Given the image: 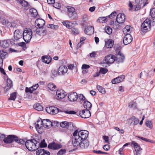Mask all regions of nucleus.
Returning a JSON list of instances; mask_svg holds the SVG:
<instances>
[{
    "label": "nucleus",
    "mask_w": 155,
    "mask_h": 155,
    "mask_svg": "<svg viewBox=\"0 0 155 155\" xmlns=\"http://www.w3.org/2000/svg\"><path fill=\"white\" fill-rule=\"evenodd\" d=\"M26 148L30 151H33L36 150L40 145V143L34 139H32L25 142Z\"/></svg>",
    "instance_id": "obj_1"
},
{
    "label": "nucleus",
    "mask_w": 155,
    "mask_h": 155,
    "mask_svg": "<svg viewBox=\"0 0 155 155\" xmlns=\"http://www.w3.org/2000/svg\"><path fill=\"white\" fill-rule=\"evenodd\" d=\"M14 141L21 144H24L25 141L18 138L14 135H9L5 137L4 140V142L5 143H11Z\"/></svg>",
    "instance_id": "obj_2"
},
{
    "label": "nucleus",
    "mask_w": 155,
    "mask_h": 155,
    "mask_svg": "<svg viewBox=\"0 0 155 155\" xmlns=\"http://www.w3.org/2000/svg\"><path fill=\"white\" fill-rule=\"evenodd\" d=\"M89 132H88L85 130H81L78 132V135L77 136L75 139V142L76 143H78V142H79L80 140H86L88 136Z\"/></svg>",
    "instance_id": "obj_3"
},
{
    "label": "nucleus",
    "mask_w": 155,
    "mask_h": 155,
    "mask_svg": "<svg viewBox=\"0 0 155 155\" xmlns=\"http://www.w3.org/2000/svg\"><path fill=\"white\" fill-rule=\"evenodd\" d=\"M32 32L30 29L24 30L23 32V38L24 41L26 43L30 41L32 36Z\"/></svg>",
    "instance_id": "obj_4"
},
{
    "label": "nucleus",
    "mask_w": 155,
    "mask_h": 155,
    "mask_svg": "<svg viewBox=\"0 0 155 155\" xmlns=\"http://www.w3.org/2000/svg\"><path fill=\"white\" fill-rule=\"evenodd\" d=\"M78 144H74L73 143L72 145L75 148H77L80 147L82 149H85L89 145V141L87 140H80Z\"/></svg>",
    "instance_id": "obj_5"
},
{
    "label": "nucleus",
    "mask_w": 155,
    "mask_h": 155,
    "mask_svg": "<svg viewBox=\"0 0 155 155\" xmlns=\"http://www.w3.org/2000/svg\"><path fill=\"white\" fill-rule=\"evenodd\" d=\"M151 25L150 20L149 19H147L142 24L141 31L142 32H146L148 29H150Z\"/></svg>",
    "instance_id": "obj_6"
},
{
    "label": "nucleus",
    "mask_w": 155,
    "mask_h": 155,
    "mask_svg": "<svg viewBox=\"0 0 155 155\" xmlns=\"http://www.w3.org/2000/svg\"><path fill=\"white\" fill-rule=\"evenodd\" d=\"M66 8L68 16L70 18H74V16L76 14L75 8L74 7L70 6H67Z\"/></svg>",
    "instance_id": "obj_7"
},
{
    "label": "nucleus",
    "mask_w": 155,
    "mask_h": 155,
    "mask_svg": "<svg viewBox=\"0 0 155 155\" xmlns=\"http://www.w3.org/2000/svg\"><path fill=\"white\" fill-rule=\"evenodd\" d=\"M114 61H115V57L114 55L110 54L106 57L104 60L103 61L104 63L110 64L113 63Z\"/></svg>",
    "instance_id": "obj_8"
},
{
    "label": "nucleus",
    "mask_w": 155,
    "mask_h": 155,
    "mask_svg": "<svg viewBox=\"0 0 155 155\" xmlns=\"http://www.w3.org/2000/svg\"><path fill=\"white\" fill-rule=\"evenodd\" d=\"M46 112L51 114L55 115L58 112V109L54 106L47 107L46 108Z\"/></svg>",
    "instance_id": "obj_9"
},
{
    "label": "nucleus",
    "mask_w": 155,
    "mask_h": 155,
    "mask_svg": "<svg viewBox=\"0 0 155 155\" xmlns=\"http://www.w3.org/2000/svg\"><path fill=\"white\" fill-rule=\"evenodd\" d=\"M23 31L21 30L17 29L14 33V38L15 40L18 41L21 39L23 37Z\"/></svg>",
    "instance_id": "obj_10"
},
{
    "label": "nucleus",
    "mask_w": 155,
    "mask_h": 155,
    "mask_svg": "<svg viewBox=\"0 0 155 155\" xmlns=\"http://www.w3.org/2000/svg\"><path fill=\"white\" fill-rule=\"evenodd\" d=\"M43 125L42 121L38 120L35 123V128L39 134H41L43 131Z\"/></svg>",
    "instance_id": "obj_11"
},
{
    "label": "nucleus",
    "mask_w": 155,
    "mask_h": 155,
    "mask_svg": "<svg viewBox=\"0 0 155 155\" xmlns=\"http://www.w3.org/2000/svg\"><path fill=\"white\" fill-rule=\"evenodd\" d=\"M79 114L83 118H87L91 116L90 112L88 110H83L79 111Z\"/></svg>",
    "instance_id": "obj_12"
},
{
    "label": "nucleus",
    "mask_w": 155,
    "mask_h": 155,
    "mask_svg": "<svg viewBox=\"0 0 155 155\" xmlns=\"http://www.w3.org/2000/svg\"><path fill=\"white\" fill-rule=\"evenodd\" d=\"M125 59V57L120 51H119L115 57V62L117 63L123 62Z\"/></svg>",
    "instance_id": "obj_13"
},
{
    "label": "nucleus",
    "mask_w": 155,
    "mask_h": 155,
    "mask_svg": "<svg viewBox=\"0 0 155 155\" xmlns=\"http://www.w3.org/2000/svg\"><path fill=\"white\" fill-rule=\"evenodd\" d=\"M143 3V0H135L134 3V6L135 11H136L139 10L141 8V5Z\"/></svg>",
    "instance_id": "obj_14"
},
{
    "label": "nucleus",
    "mask_w": 155,
    "mask_h": 155,
    "mask_svg": "<svg viewBox=\"0 0 155 155\" xmlns=\"http://www.w3.org/2000/svg\"><path fill=\"white\" fill-rule=\"evenodd\" d=\"M133 38L131 35L127 34H126L123 38V43L125 45L130 44L132 41Z\"/></svg>",
    "instance_id": "obj_15"
},
{
    "label": "nucleus",
    "mask_w": 155,
    "mask_h": 155,
    "mask_svg": "<svg viewBox=\"0 0 155 155\" xmlns=\"http://www.w3.org/2000/svg\"><path fill=\"white\" fill-rule=\"evenodd\" d=\"M68 98L70 101L74 102L77 100L78 95L76 92H71L68 95Z\"/></svg>",
    "instance_id": "obj_16"
},
{
    "label": "nucleus",
    "mask_w": 155,
    "mask_h": 155,
    "mask_svg": "<svg viewBox=\"0 0 155 155\" xmlns=\"http://www.w3.org/2000/svg\"><path fill=\"white\" fill-rule=\"evenodd\" d=\"M125 76L124 75H121L114 78L112 80V83L113 84L118 83L123 81L125 78Z\"/></svg>",
    "instance_id": "obj_17"
},
{
    "label": "nucleus",
    "mask_w": 155,
    "mask_h": 155,
    "mask_svg": "<svg viewBox=\"0 0 155 155\" xmlns=\"http://www.w3.org/2000/svg\"><path fill=\"white\" fill-rule=\"evenodd\" d=\"M62 147V146L60 144H58L53 142L49 144L48 147L49 149L52 150H57Z\"/></svg>",
    "instance_id": "obj_18"
},
{
    "label": "nucleus",
    "mask_w": 155,
    "mask_h": 155,
    "mask_svg": "<svg viewBox=\"0 0 155 155\" xmlns=\"http://www.w3.org/2000/svg\"><path fill=\"white\" fill-rule=\"evenodd\" d=\"M36 33L39 36L43 37L46 35L47 31L42 28H38L36 30Z\"/></svg>",
    "instance_id": "obj_19"
},
{
    "label": "nucleus",
    "mask_w": 155,
    "mask_h": 155,
    "mask_svg": "<svg viewBox=\"0 0 155 155\" xmlns=\"http://www.w3.org/2000/svg\"><path fill=\"white\" fill-rule=\"evenodd\" d=\"M125 19V15L124 14H118L117 17L116 21L118 23H123Z\"/></svg>",
    "instance_id": "obj_20"
},
{
    "label": "nucleus",
    "mask_w": 155,
    "mask_h": 155,
    "mask_svg": "<svg viewBox=\"0 0 155 155\" xmlns=\"http://www.w3.org/2000/svg\"><path fill=\"white\" fill-rule=\"evenodd\" d=\"M35 23L37 27L38 28H42L45 25V21L43 19H38L36 20Z\"/></svg>",
    "instance_id": "obj_21"
},
{
    "label": "nucleus",
    "mask_w": 155,
    "mask_h": 155,
    "mask_svg": "<svg viewBox=\"0 0 155 155\" xmlns=\"http://www.w3.org/2000/svg\"><path fill=\"white\" fill-rule=\"evenodd\" d=\"M67 71L68 68L66 66L61 65L59 67L58 73L59 74H63L66 73Z\"/></svg>",
    "instance_id": "obj_22"
},
{
    "label": "nucleus",
    "mask_w": 155,
    "mask_h": 155,
    "mask_svg": "<svg viewBox=\"0 0 155 155\" xmlns=\"http://www.w3.org/2000/svg\"><path fill=\"white\" fill-rule=\"evenodd\" d=\"M56 95L58 98L62 99L64 98L67 94L66 93L64 92L63 90L60 89L57 91Z\"/></svg>",
    "instance_id": "obj_23"
},
{
    "label": "nucleus",
    "mask_w": 155,
    "mask_h": 155,
    "mask_svg": "<svg viewBox=\"0 0 155 155\" xmlns=\"http://www.w3.org/2000/svg\"><path fill=\"white\" fill-rule=\"evenodd\" d=\"M43 126L47 128H49L52 126V123L48 119H44L42 121Z\"/></svg>",
    "instance_id": "obj_24"
},
{
    "label": "nucleus",
    "mask_w": 155,
    "mask_h": 155,
    "mask_svg": "<svg viewBox=\"0 0 155 155\" xmlns=\"http://www.w3.org/2000/svg\"><path fill=\"white\" fill-rule=\"evenodd\" d=\"M114 41L111 39L105 40V46L108 48H111L113 46Z\"/></svg>",
    "instance_id": "obj_25"
},
{
    "label": "nucleus",
    "mask_w": 155,
    "mask_h": 155,
    "mask_svg": "<svg viewBox=\"0 0 155 155\" xmlns=\"http://www.w3.org/2000/svg\"><path fill=\"white\" fill-rule=\"evenodd\" d=\"M36 155H50V153L44 149H41L36 151Z\"/></svg>",
    "instance_id": "obj_26"
},
{
    "label": "nucleus",
    "mask_w": 155,
    "mask_h": 155,
    "mask_svg": "<svg viewBox=\"0 0 155 155\" xmlns=\"http://www.w3.org/2000/svg\"><path fill=\"white\" fill-rule=\"evenodd\" d=\"M38 87V84H35L30 87H26L25 88V91L26 93H31L33 92V91H35L37 89Z\"/></svg>",
    "instance_id": "obj_27"
},
{
    "label": "nucleus",
    "mask_w": 155,
    "mask_h": 155,
    "mask_svg": "<svg viewBox=\"0 0 155 155\" xmlns=\"http://www.w3.org/2000/svg\"><path fill=\"white\" fill-rule=\"evenodd\" d=\"M42 61L45 63L49 64L52 60L51 57L49 55H45L42 57Z\"/></svg>",
    "instance_id": "obj_28"
},
{
    "label": "nucleus",
    "mask_w": 155,
    "mask_h": 155,
    "mask_svg": "<svg viewBox=\"0 0 155 155\" xmlns=\"http://www.w3.org/2000/svg\"><path fill=\"white\" fill-rule=\"evenodd\" d=\"M94 31V28L92 26H88L85 29V32L87 34L91 35L93 34Z\"/></svg>",
    "instance_id": "obj_29"
},
{
    "label": "nucleus",
    "mask_w": 155,
    "mask_h": 155,
    "mask_svg": "<svg viewBox=\"0 0 155 155\" xmlns=\"http://www.w3.org/2000/svg\"><path fill=\"white\" fill-rule=\"evenodd\" d=\"M29 12L31 16L33 17H36L38 15L37 10L33 8H31L29 10Z\"/></svg>",
    "instance_id": "obj_30"
},
{
    "label": "nucleus",
    "mask_w": 155,
    "mask_h": 155,
    "mask_svg": "<svg viewBox=\"0 0 155 155\" xmlns=\"http://www.w3.org/2000/svg\"><path fill=\"white\" fill-rule=\"evenodd\" d=\"M84 108L86 109L85 110H88L91 108L92 104L88 101H85L84 102Z\"/></svg>",
    "instance_id": "obj_31"
},
{
    "label": "nucleus",
    "mask_w": 155,
    "mask_h": 155,
    "mask_svg": "<svg viewBox=\"0 0 155 155\" xmlns=\"http://www.w3.org/2000/svg\"><path fill=\"white\" fill-rule=\"evenodd\" d=\"M1 46L4 48H6L9 47V45L6 40H4L1 43Z\"/></svg>",
    "instance_id": "obj_32"
},
{
    "label": "nucleus",
    "mask_w": 155,
    "mask_h": 155,
    "mask_svg": "<svg viewBox=\"0 0 155 155\" xmlns=\"http://www.w3.org/2000/svg\"><path fill=\"white\" fill-rule=\"evenodd\" d=\"M33 107L35 109L39 111H42L43 110V107L39 103L36 104L34 105Z\"/></svg>",
    "instance_id": "obj_33"
},
{
    "label": "nucleus",
    "mask_w": 155,
    "mask_h": 155,
    "mask_svg": "<svg viewBox=\"0 0 155 155\" xmlns=\"http://www.w3.org/2000/svg\"><path fill=\"white\" fill-rule=\"evenodd\" d=\"M73 135L74 136V138L72 139V144L73 143L76 144V142H75V139L76 138L78 139V138H76V136L78 135V130H76L74 131L73 134Z\"/></svg>",
    "instance_id": "obj_34"
},
{
    "label": "nucleus",
    "mask_w": 155,
    "mask_h": 155,
    "mask_svg": "<svg viewBox=\"0 0 155 155\" xmlns=\"http://www.w3.org/2000/svg\"><path fill=\"white\" fill-rule=\"evenodd\" d=\"M0 22L3 25H7L8 26L9 24L8 20L4 18H0Z\"/></svg>",
    "instance_id": "obj_35"
},
{
    "label": "nucleus",
    "mask_w": 155,
    "mask_h": 155,
    "mask_svg": "<svg viewBox=\"0 0 155 155\" xmlns=\"http://www.w3.org/2000/svg\"><path fill=\"white\" fill-rule=\"evenodd\" d=\"M132 120V123H133L134 125H136L138 124L139 122V120L138 119L136 118L135 117L133 116L131 117V118Z\"/></svg>",
    "instance_id": "obj_36"
},
{
    "label": "nucleus",
    "mask_w": 155,
    "mask_h": 155,
    "mask_svg": "<svg viewBox=\"0 0 155 155\" xmlns=\"http://www.w3.org/2000/svg\"><path fill=\"white\" fill-rule=\"evenodd\" d=\"M131 144L134 146L135 150L137 152L140 150V147L137 143L133 142Z\"/></svg>",
    "instance_id": "obj_37"
},
{
    "label": "nucleus",
    "mask_w": 155,
    "mask_h": 155,
    "mask_svg": "<svg viewBox=\"0 0 155 155\" xmlns=\"http://www.w3.org/2000/svg\"><path fill=\"white\" fill-rule=\"evenodd\" d=\"M97 88L98 91L101 93L103 94H104L106 93V91L105 89L100 86L99 85H97Z\"/></svg>",
    "instance_id": "obj_38"
},
{
    "label": "nucleus",
    "mask_w": 155,
    "mask_h": 155,
    "mask_svg": "<svg viewBox=\"0 0 155 155\" xmlns=\"http://www.w3.org/2000/svg\"><path fill=\"white\" fill-rule=\"evenodd\" d=\"M48 87L50 90L54 91L55 90L56 86L53 83H50L48 85Z\"/></svg>",
    "instance_id": "obj_39"
},
{
    "label": "nucleus",
    "mask_w": 155,
    "mask_h": 155,
    "mask_svg": "<svg viewBox=\"0 0 155 155\" xmlns=\"http://www.w3.org/2000/svg\"><path fill=\"white\" fill-rule=\"evenodd\" d=\"M97 21L100 23H105L106 21V18L105 17H99L97 20Z\"/></svg>",
    "instance_id": "obj_40"
},
{
    "label": "nucleus",
    "mask_w": 155,
    "mask_h": 155,
    "mask_svg": "<svg viewBox=\"0 0 155 155\" xmlns=\"http://www.w3.org/2000/svg\"><path fill=\"white\" fill-rule=\"evenodd\" d=\"M7 80V86L8 87L11 88L13 86L12 81L10 79L8 78Z\"/></svg>",
    "instance_id": "obj_41"
},
{
    "label": "nucleus",
    "mask_w": 155,
    "mask_h": 155,
    "mask_svg": "<svg viewBox=\"0 0 155 155\" xmlns=\"http://www.w3.org/2000/svg\"><path fill=\"white\" fill-rule=\"evenodd\" d=\"M18 2L23 6L26 7L28 6V2L24 0H18Z\"/></svg>",
    "instance_id": "obj_42"
},
{
    "label": "nucleus",
    "mask_w": 155,
    "mask_h": 155,
    "mask_svg": "<svg viewBox=\"0 0 155 155\" xmlns=\"http://www.w3.org/2000/svg\"><path fill=\"white\" fill-rule=\"evenodd\" d=\"M63 24L66 26L68 28H71L72 23L69 21H63L62 22Z\"/></svg>",
    "instance_id": "obj_43"
},
{
    "label": "nucleus",
    "mask_w": 155,
    "mask_h": 155,
    "mask_svg": "<svg viewBox=\"0 0 155 155\" xmlns=\"http://www.w3.org/2000/svg\"><path fill=\"white\" fill-rule=\"evenodd\" d=\"M128 107L131 109H134L136 108V104L135 102H131L129 103Z\"/></svg>",
    "instance_id": "obj_44"
},
{
    "label": "nucleus",
    "mask_w": 155,
    "mask_h": 155,
    "mask_svg": "<svg viewBox=\"0 0 155 155\" xmlns=\"http://www.w3.org/2000/svg\"><path fill=\"white\" fill-rule=\"evenodd\" d=\"M16 98V92H14L10 94V97L9 98V100L15 101Z\"/></svg>",
    "instance_id": "obj_45"
},
{
    "label": "nucleus",
    "mask_w": 155,
    "mask_h": 155,
    "mask_svg": "<svg viewBox=\"0 0 155 155\" xmlns=\"http://www.w3.org/2000/svg\"><path fill=\"white\" fill-rule=\"evenodd\" d=\"M71 33L72 34L76 35L79 33V31L78 28H73L71 29Z\"/></svg>",
    "instance_id": "obj_46"
},
{
    "label": "nucleus",
    "mask_w": 155,
    "mask_h": 155,
    "mask_svg": "<svg viewBox=\"0 0 155 155\" xmlns=\"http://www.w3.org/2000/svg\"><path fill=\"white\" fill-rule=\"evenodd\" d=\"M69 125V123L67 121H64L60 123V126L62 127H67Z\"/></svg>",
    "instance_id": "obj_47"
},
{
    "label": "nucleus",
    "mask_w": 155,
    "mask_h": 155,
    "mask_svg": "<svg viewBox=\"0 0 155 155\" xmlns=\"http://www.w3.org/2000/svg\"><path fill=\"white\" fill-rule=\"evenodd\" d=\"M47 27L54 29H57L58 28V26L52 24H48L47 25Z\"/></svg>",
    "instance_id": "obj_48"
},
{
    "label": "nucleus",
    "mask_w": 155,
    "mask_h": 155,
    "mask_svg": "<svg viewBox=\"0 0 155 155\" xmlns=\"http://www.w3.org/2000/svg\"><path fill=\"white\" fill-rule=\"evenodd\" d=\"M7 54V52L5 50H2L0 51V58H2L4 57Z\"/></svg>",
    "instance_id": "obj_49"
},
{
    "label": "nucleus",
    "mask_w": 155,
    "mask_h": 155,
    "mask_svg": "<svg viewBox=\"0 0 155 155\" xmlns=\"http://www.w3.org/2000/svg\"><path fill=\"white\" fill-rule=\"evenodd\" d=\"M105 29L106 32L109 35L111 34L112 32V28L109 26L106 27Z\"/></svg>",
    "instance_id": "obj_50"
},
{
    "label": "nucleus",
    "mask_w": 155,
    "mask_h": 155,
    "mask_svg": "<svg viewBox=\"0 0 155 155\" xmlns=\"http://www.w3.org/2000/svg\"><path fill=\"white\" fill-rule=\"evenodd\" d=\"M66 152V150L65 149H61L57 153V155H63Z\"/></svg>",
    "instance_id": "obj_51"
},
{
    "label": "nucleus",
    "mask_w": 155,
    "mask_h": 155,
    "mask_svg": "<svg viewBox=\"0 0 155 155\" xmlns=\"http://www.w3.org/2000/svg\"><path fill=\"white\" fill-rule=\"evenodd\" d=\"M108 71L107 69L105 68H101L99 71V73L103 74H105Z\"/></svg>",
    "instance_id": "obj_52"
},
{
    "label": "nucleus",
    "mask_w": 155,
    "mask_h": 155,
    "mask_svg": "<svg viewBox=\"0 0 155 155\" xmlns=\"http://www.w3.org/2000/svg\"><path fill=\"white\" fill-rule=\"evenodd\" d=\"M150 15L153 18H155V8H153L151 9Z\"/></svg>",
    "instance_id": "obj_53"
},
{
    "label": "nucleus",
    "mask_w": 155,
    "mask_h": 155,
    "mask_svg": "<svg viewBox=\"0 0 155 155\" xmlns=\"http://www.w3.org/2000/svg\"><path fill=\"white\" fill-rule=\"evenodd\" d=\"M40 146L41 147H47V144L45 142V139H43L42 141H41V143H40L39 146Z\"/></svg>",
    "instance_id": "obj_54"
},
{
    "label": "nucleus",
    "mask_w": 155,
    "mask_h": 155,
    "mask_svg": "<svg viewBox=\"0 0 155 155\" xmlns=\"http://www.w3.org/2000/svg\"><path fill=\"white\" fill-rule=\"evenodd\" d=\"M17 24L15 22H9L8 26L12 27H15L16 26Z\"/></svg>",
    "instance_id": "obj_55"
},
{
    "label": "nucleus",
    "mask_w": 155,
    "mask_h": 155,
    "mask_svg": "<svg viewBox=\"0 0 155 155\" xmlns=\"http://www.w3.org/2000/svg\"><path fill=\"white\" fill-rule=\"evenodd\" d=\"M131 29V27L130 26L127 25L125 27V28L124 29V31H127V32H129L130 31V30Z\"/></svg>",
    "instance_id": "obj_56"
},
{
    "label": "nucleus",
    "mask_w": 155,
    "mask_h": 155,
    "mask_svg": "<svg viewBox=\"0 0 155 155\" xmlns=\"http://www.w3.org/2000/svg\"><path fill=\"white\" fill-rule=\"evenodd\" d=\"M146 125L147 127L151 128L152 127V124L151 121H147L146 122Z\"/></svg>",
    "instance_id": "obj_57"
},
{
    "label": "nucleus",
    "mask_w": 155,
    "mask_h": 155,
    "mask_svg": "<svg viewBox=\"0 0 155 155\" xmlns=\"http://www.w3.org/2000/svg\"><path fill=\"white\" fill-rule=\"evenodd\" d=\"M0 72L2 74L5 75L6 78L8 77V76L7 75H6L5 72L4 70L2 68V67H0Z\"/></svg>",
    "instance_id": "obj_58"
},
{
    "label": "nucleus",
    "mask_w": 155,
    "mask_h": 155,
    "mask_svg": "<svg viewBox=\"0 0 155 155\" xmlns=\"http://www.w3.org/2000/svg\"><path fill=\"white\" fill-rule=\"evenodd\" d=\"M117 15L116 12H112L110 15H109V17L111 19L113 18Z\"/></svg>",
    "instance_id": "obj_59"
},
{
    "label": "nucleus",
    "mask_w": 155,
    "mask_h": 155,
    "mask_svg": "<svg viewBox=\"0 0 155 155\" xmlns=\"http://www.w3.org/2000/svg\"><path fill=\"white\" fill-rule=\"evenodd\" d=\"M114 128L117 130L118 131H119L120 133L123 134L124 133V130L123 129H120L118 127H114Z\"/></svg>",
    "instance_id": "obj_60"
},
{
    "label": "nucleus",
    "mask_w": 155,
    "mask_h": 155,
    "mask_svg": "<svg viewBox=\"0 0 155 155\" xmlns=\"http://www.w3.org/2000/svg\"><path fill=\"white\" fill-rule=\"evenodd\" d=\"M53 4V6L55 8L59 9L61 7L59 3L54 2Z\"/></svg>",
    "instance_id": "obj_61"
},
{
    "label": "nucleus",
    "mask_w": 155,
    "mask_h": 155,
    "mask_svg": "<svg viewBox=\"0 0 155 155\" xmlns=\"http://www.w3.org/2000/svg\"><path fill=\"white\" fill-rule=\"evenodd\" d=\"M90 67V66L89 65L87 64H83L82 65V67H81V69H87L89 68Z\"/></svg>",
    "instance_id": "obj_62"
},
{
    "label": "nucleus",
    "mask_w": 155,
    "mask_h": 155,
    "mask_svg": "<svg viewBox=\"0 0 155 155\" xmlns=\"http://www.w3.org/2000/svg\"><path fill=\"white\" fill-rule=\"evenodd\" d=\"M65 113L69 114H75L76 112L74 111L65 110L64 112Z\"/></svg>",
    "instance_id": "obj_63"
},
{
    "label": "nucleus",
    "mask_w": 155,
    "mask_h": 155,
    "mask_svg": "<svg viewBox=\"0 0 155 155\" xmlns=\"http://www.w3.org/2000/svg\"><path fill=\"white\" fill-rule=\"evenodd\" d=\"M5 135L0 133V140H3L4 141V140L5 139Z\"/></svg>",
    "instance_id": "obj_64"
}]
</instances>
